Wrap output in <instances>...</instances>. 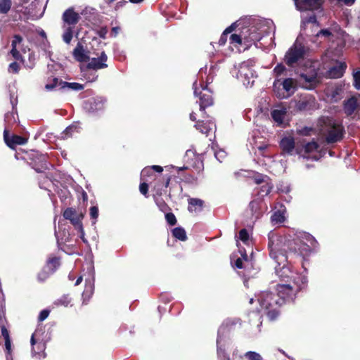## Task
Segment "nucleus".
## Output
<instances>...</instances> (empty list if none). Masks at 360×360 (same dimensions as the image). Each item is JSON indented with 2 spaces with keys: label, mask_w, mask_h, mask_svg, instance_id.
<instances>
[{
  "label": "nucleus",
  "mask_w": 360,
  "mask_h": 360,
  "mask_svg": "<svg viewBox=\"0 0 360 360\" xmlns=\"http://www.w3.org/2000/svg\"><path fill=\"white\" fill-rule=\"evenodd\" d=\"M280 147L283 152L291 154L295 148V140L292 137H284L280 142Z\"/></svg>",
  "instance_id": "b1692460"
},
{
  "label": "nucleus",
  "mask_w": 360,
  "mask_h": 360,
  "mask_svg": "<svg viewBox=\"0 0 360 360\" xmlns=\"http://www.w3.org/2000/svg\"><path fill=\"white\" fill-rule=\"evenodd\" d=\"M49 314V310H47V309L42 310L39 315V318H38L39 321H44L48 317Z\"/></svg>",
  "instance_id": "864d4df0"
},
{
  "label": "nucleus",
  "mask_w": 360,
  "mask_h": 360,
  "mask_svg": "<svg viewBox=\"0 0 360 360\" xmlns=\"http://www.w3.org/2000/svg\"><path fill=\"white\" fill-rule=\"evenodd\" d=\"M80 19L79 13L75 12L72 8H69V42L73 37V31L70 25L77 24Z\"/></svg>",
  "instance_id": "a878e982"
},
{
  "label": "nucleus",
  "mask_w": 360,
  "mask_h": 360,
  "mask_svg": "<svg viewBox=\"0 0 360 360\" xmlns=\"http://www.w3.org/2000/svg\"><path fill=\"white\" fill-rule=\"evenodd\" d=\"M60 266V260L58 257L50 258L45 266V269H48L49 272L45 274L44 272H41L39 274L38 278L41 281L45 280L49 274L53 273L55 269Z\"/></svg>",
  "instance_id": "a211bd4d"
},
{
  "label": "nucleus",
  "mask_w": 360,
  "mask_h": 360,
  "mask_svg": "<svg viewBox=\"0 0 360 360\" xmlns=\"http://www.w3.org/2000/svg\"><path fill=\"white\" fill-rule=\"evenodd\" d=\"M90 217L91 219L96 220L98 217V208L97 206H92L90 207ZM96 221H93L95 224Z\"/></svg>",
  "instance_id": "49530a36"
},
{
  "label": "nucleus",
  "mask_w": 360,
  "mask_h": 360,
  "mask_svg": "<svg viewBox=\"0 0 360 360\" xmlns=\"http://www.w3.org/2000/svg\"><path fill=\"white\" fill-rule=\"evenodd\" d=\"M319 148V144L317 141L313 140L304 144V152L306 154L311 153L314 151L317 150Z\"/></svg>",
  "instance_id": "473e14b6"
},
{
  "label": "nucleus",
  "mask_w": 360,
  "mask_h": 360,
  "mask_svg": "<svg viewBox=\"0 0 360 360\" xmlns=\"http://www.w3.org/2000/svg\"><path fill=\"white\" fill-rule=\"evenodd\" d=\"M66 303H67V298L65 296H63V297H61L60 299H58L57 300L56 302H55V304L56 305H64V306H66Z\"/></svg>",
  "instance_id": "0e129e2a"
},
{
  "label": "nucleus",
  "mask_w": 360,
  "mask_h": 360,
  "mask_svg": "<svg viewBox=\"0 0 360 360\" xmlns=\"http://www.w3.org/2000/svg\"><path fill=\"white\" fill-rule=\"evenodd\" d=\"M304 46L295 43L285 53L284 60L288 66L293 67L298 61L304 59Z\"/></svg>",
  "instance_id": "423d86ee"
},
{
  "label": "nucleus",
  "mask_w": 360,
  "mask_h": 360,
  "mask_svg": "<svg viewBox=\"0 0 360 360\" xmlns=\"http://www.w3.org/2000/svg\"><path fill=\"white\" fill-rule=\"evenodd\" d=\"M296 108L300 111H309L316 109L318 103L314 96H308L298 101Z\"/></svg>",
  "instance_id": "ddd939ff"
},
{
  "label": "nucleus",
  "mask_w": 360,
  "mask_h": 360,
  "mask_svg": "<svg viewBox=\"0 0 360 360\" xmlns=\"http://www.w3.org/2000/svg\"><path fill=\"white\" fill-rule=\"evenodd\" d=\"M67 85L68 83L66 82H62L61 80H59L58 78H54L53 79V83L46 84L45 88L47 90H61L65 88Z\"/></svg>",
  "instance_id": "c85d7f7f"
},
{
  "label": "nucleus",
  "mask_w": 360,
  "mask_h": 360,
  "mask_svg": "<svg viewBox=\"0 0 360 360\" xmlns=\"http://www.w3.org/2000/svg\"><path fill=\"white\" fill-rule=\"evenodd\" d=\"M5 347L8 354L10 355L11 352V342L10 339L5 340Z\"/></svg>",
  "instance_id": "338daca9"
},
{
  "label": "nucleus",
  "mask_w": 360,
  "mask_h": 360,
  "mask_svg": "<svg viewBox=\"0 0 360 360\" xmlns=\"http://www.w3.org/2000/svg\"><path fill=\"white\" fill-rule=\"evenodd\" d=\"M242 259L243 262L245 264V269L248 267V265H252V262L248 259V256L245 252L243 253L242 255Z\"/></svg>",
  "instance_id": "680f3d73"
},
{
  "label": "nucleus",
  "mask_w": 360,
  "mask_h": 360,
  "mask_svg": "<svg viewBox=\"0 0 360 360\" xmlns=\"http://www.w3.org/2000/svg\"><path fill=\"white\" fill-rule=\"evenodd\" d=\"M299 11H313L318 9L322 4V0H293Z\"/></svg>",
  "instance_id": "4468645a"
},
{
  "label": "nucleus",
  "mask_w": 360,
  "mask_h": 360,
  "mask_svg": "<svg viewBox=\"0 0 360 360\" xmlns=\"http://www.w3.org/2000/svg\"><path fill=\"white\" fill-rule=\"evenodd\" d=\"M230 43L235 47L238 48L243 44L242 30H240L238 34H232L229 37Z\"/></svg>",
  "instance_id": "7c9ffc66"
},
{
  "label": "nucleus",
  "mask_w": 360,
  "mask_h": 360,
  "mask_svg": "<svg viewBox=\"0 0 360 360\" xmlns=\"http://www.w3.org/2000/svg\"><path fill=\"white\" fill-rule=\"evenodd\" d=\"M4 139L8 146L15 148L18 145H23L27 142V139L18 135H12L9 136L8 131L5 129L4 131Z\"/></svg>",
  "instance_id": "dca6fc26"
},
{
  "label": "nucleus",
  "mask_w": 360,
  "mask_h": 360,
  "mask_svg": "<svg viewBox=\"0 0 360 360\" xmlns=\"http://www.w3.org/2000/svg\"><path fill=\"white\" fill-rule=\"evenodd\" d=\"M108 30L106 27H102L100 30V31L98 32V34L101 38L105 39L106 37V34H108Z\"/></svg>",
  "instance_id": "69168bd1"
},
{
  "label": "nucleus",
  "mask_w": 360,
  "mask_h": 360,
  "mask_svg": "<svg viewBox=\"0 0 360 360\" xmlns=\"http://www.w3.org/2000/svg\"><path fill=\"white\" fill-rule=\"evenodd\" d=\"M243 34V44L246 47H250L261 39V36L254 27H245L241 29Z\"/></svg>",
  "instance_id": "9b49d317"
},
{
  "label": "nucleus",
  "mask_w": 360,
  "mask_h": 360,
  "mask_svg": "<svg viewBox=\"0 0 360 360\" xmlns=\"http://www.w3.org/2000/svg\"><path fill=\"white\" fill-rule=\"evenodd\" d=\"M265 179H269V178L266 176V175H264L262 174H259L257 173L254 177H253V179H254V181L257 184H260L262 183H265L266 182V180Z\"/></svg>",
  "instance_id": "37998d69"
},
{
  "label": "nucleus",
  "mask_w": 360,
  "mask_h": 360,
  "mask_svg": "<svg viewBox=\"0 0 360 360\" xmlns=\"http://www.w3.org/2000/svg\"><path fill=\"white\" fill-rule=\"evenodd\" d=\"M11 0H0V13H7L11 7Z\"/></svg>",
  "instance_id": "c9c22d12"
},
{
  "label": "nucleus",
  "mask_w": 360,
  "mask_h": 360,
  "mask_svg": "<svg viewBox=\"0 0 360 360\" xmlns=\"http://www.w3.org/2000/svg\"><path fill=\"white\" fill-rule=\"evenodd\" d=\"M83 108L88 112H95L103 109V103L100 99L89 98L84 101Z\"/></svg>",
  "instance_id": "2eb2a0df"
},
{
  "label": "nucleus",
  "mask_w": 360,
  "mask_h": 360,
  "mask_svg": "<svg viewBox=\"0 0 360 360\" xmlns=\"http://www.w3.org/2000/svg\"><path fill=\"white\" fill-rule=\"evenodd\" d=\"M268 238L269 256L277 264L275 269L281 281L290 278L289 274H292L289 268L286 267V264L292 263L293 259L302 260L304 256L318 244L316 239L309 233L304 235V239L309 245L300 238L290 239L273 232L269 233Z\"/></svg>",
  "instance_id": "f257e3e1"
},
{
  "label": "nucleus",
  "mask_w": 360,
  "mask_h": 360,
  "mask_svg": "<svg viewBox=\"0 0 360 360\" xmlns=\"http://www.w3.org/2000/svg\"><path fill=\"white\" fill-rule=\"evenodd\" d=\"M155 202L157 206L159 207L160 210L162 212H166L170 210V207L162 198H155Z\"/></svg>",
  "instance_id": "e433bc0d"
},
{
  "label": "nucleus",
  "mask_w": 360,
  "mask_h": 360,
  "mask_svg": "<svg viewBox=\"0 0 360 360\" xmlns=\"http://www.w3.org/2000/svg\"><path fill=\"white\" fill-rule=\"evenodd\" d=\"M273 188V185L271 183L265 182V184L262 185L259 191H258V193L261 195L262 196H265L269 194Z\"/></svg>",
  "instance_id": "f704fd0d"
},
{
  "label": "nucleus",
  "mask_w": 360,
  "mask_h": 360,
  "mask_svg": "<svg viewBox=\"0 0 360 360\" xmlns=\"http://www.w3.org/2000/svg\"><path fill=\"white\" fill-rule=\"evenodd\" d=\"M19 70V65L16 62H13L9 65L8 71L17 73Z\"/></svg>",
  "instance_id": "603ef678"
},
{
  "label": "nucleus",
  "mask_w": 360,
  "mask_h": 360,
  "mask_svg": "<svg viewBox=\"0 0 360 360\" xmlns=\"http://www.w3.org/2000/svg\"><path fill=\"white\" fill-rule=\"evenodd\" d=\"M285 71L286 68L282 63H278L274 69V72L276 77L281 76Z\"/></svg>",
  "instance_id": "79ce46f5"
},
{
  "label": "nucleus",
  "mask_w": 360,
  "mask_h": 360,
  "mask_svg": "<svg viewBox=\"0 0 360 360\" xmlns=\"http://www.w3.org/2000/svg\"><path fill=\"white\" fill-rule=\"evenodd\" d=\"M272 119L278 124H282L285 115V112L281 110H274L271 112Z\"/></svg>",
  "instance_id": "72a5a7b5"
},
{
  "label": "nucleus",
  "mask_w": 360,
  "mask_h": 360,
  "mask_svg": "<svg viewBox=\"0 0 360 360\" xmlns=\"http://www.w3.org/2000/svg\"><path fill=\"white\" fill-rule=\"evenodd\" d=\"M165 219L167 222L171 226H174L177 222L176 218L172 212L166 213Z\"/></svg>",
  "instance_id": "a19ab883"
},
{
  "label": "nucleus",
  "mask_w": 360,
  "mask_h": 360,
  "mask_svg": "<svg viewBox=\"0 0 360 360\" xmlns=\"http://www.w3.org/2000/svg\"><path fill=\"white\" fill-rule=\"evenodd\" d=\"M323 131L326 134V141L334 143L340 141L344 136L343 126L333 117H326L322 120Z\"/></svg>",
  "instance_id": "20e7f679"
},
{
  "label": "nucleus",
  "mask_w": 360,
  "mask_h": 360,
  "mask_svg": "<svg viewBox=\"0 0 360 360\" xmlns=\"http://www.w3.org/2000/svg\"><path fill=\"white\" fill-rule=\"evenodd\" d=\"M1 328V334L3 335V337L4 338L5 340H8V339H10L9 338V334H8V330L6 328V327L4 326V323H2L1 326H0Z\"/></svg>",
  "instance_id": "bf43d9fd"
},
{
  "label": "nucleus",
  "mask_w": 360,
  "mask_h": 360,
  "mask_svg": "<svg viewBox=\"0 0 360 360\" xmlns=\"http://www.w3.org/2000/svg\"><path fill=\"white\" fill-rule=\"evenodd\" d=\"M120 27H118V26H116V27H113L111 30V32H110V36L111 37H116L117 35L119 34L120 31Z\"/></svg>",
  "instance_id": "e2e57ef3"
},
{
  "label": "nucleus",
  "mask_w": 360,
  "mask_h": 360,
  "mask_svg": "<svg viewBox=\"0 0 360 360\" xmlns=\"http://www.w3.org/2000/svg\"><path fill=\"white\" fill-rule=\"evenodd\" d=\"M195 127L200 133L208 136L212 129L216 127V125L211 120L206 122L204 120H198L195 124Z\"/></svg>",
  "instance_id": "aec40b11"
},
{
  "label": "nucleus",
  "mask_w": 360,
  "mask_h": 360,
  "mask_svg": "<svg viewBox=\"0 0 360 360\" xmlns=\"http://www.w3.org/2000/svg\"><path fill=\"white\" fill-rule=\"evenodd\" d=\"M68 219V210H64L63 219H60L58 223V229H56L55 234L57 240V243L60 249L65 252L66 241L68 237L66 236V225Z\"/></svg>",
  "instance_id": "1a4fd4ad"
},
{
  "label": "nucleus",
  "mask_w": 360,
  "mask_h": 360,
  "mask_svg": "<svg viewBox=\"0 0 360 360\" xmlns=\"http://www.w3.org/2000/svg\"><path fill=\"white\" fill-rule=\"evenodd\" d=\"M358 107L357 98L354 96L344 101V111L348 116L352 115Z\"/></svg>",
  "instance_id": "393cba45"
},
{
  "label": "nucleus",
  "mask_w": 360,
  "mask_h": 360,
  "mask_svg": "<svg viewBox=\"0 0 360 360\" xmlns=\"http://www.w3.org/2000/svg\"><path fill=\"white\" fill-rule=\"evenodd\" d=\"M244 356L248 360H263L259 353L252 351L247 352Z\"/></svg>",
  "instance_id": "4c0bfd02"
},
{
  "label": "nucleus",
  "mask_w": 360,
  "mask_h": 360,
  "mask_svg": "<svg viewBox=\"0 0 360 360\" xmlns=\"http://www.w3.org/2000/svg\"><path fill=\"white\" fill-rule=\"evenodd\" d=\"M36 336L37 333H33L30 340L32 347V355L39 359H44L46 357V354L44 352L46 348L45 343L41 341L37 340Z\"/></svg>",
  "instance_id": "f8f14e48"
},
{
  "label": "nucleus",
  "mask_w": 360,
  "mask_h": 360,
  "mask_svg": "<svg viewBox=\"0 0 360 360\" xmlns=\"http://www.w3.org/2000/svg\"><path fill=\"white\" fill-rule=\"evenodd\" d=\"M172 236L175 238H176L181 241H186L187 240V236H186V231L182 227L179 226V227L174 228L172 231Z\"/></svg>",
  "instance_id": "2f4dec72"
},
{
  "label": "nucleus",
  "mask_w": 360,
  "mask_h": 360,
  "mask_svg": "<svg viewBox=\"0 0 360 360\" xmlns=\"http://www.w3.org/2000/svg\"><path fill=\"white\" fill-rule=\"evenodd\" d=\"M32 168L37 172H42L48 168L46 157L44 155H39L36 160L31 163Z\"/></svg>",
  "instance_id": "412c9836"
},
{
  "label": "nucleus",
  "mask_w": 360,
  "mask_h": 360,
  "mask_svg": "<svg viewBox=\"0 0 360 360\" xmlns=\"http://www.w3.org/2000/svg\"><path fill=\"white\" fill-rule=\"evenodd\" d=\"M283 86V89L288 93L289 95L293 94L296 89L297 82L295 79L292 78H286L281 83Z\"/></svg>",
  "instance_id": "bb28decb"
},
{
  "label": "nucleus",
  "mask_w": 360,
  "mask_h": 360,
  "mask_svg": "<svg viewBox=\"0 0 360 360\" xmlns=\"http://www.w3.org/2000/svg\"><path fill=\"white\" fill-rule=\"evenodd\" d=\"M203 162L202 160H197L195 162L193 169H191L190 172L184 174L181 179L186 184H197L199 179L203 177Z\"/></svg>",
  "instance_id": "0eeeda50"
},
{
  "label": "nucleus",
  "mask_w": 360,
  "mask_h": 360,
  "mask_svg": "<svg viewBox=\"0 0 360 360\" xmlns=\"http://www.w3.org/2000/svg\"><path fill=\"white\" fill-rule=\"evenodd\" d=\"M263 201L260 198L252 200L249 203V208L251 211V214L255 219H259L262 215V210L261 205Z\"/></svg>",
  "instance_id": "4be33fe9"
},
{
  "label": "nucleus",
  "mask_w": 360,
  "mask_h": 360,
  "mask_svg": "<svg viewBox=\"0 0 360 360\" xmlns=\"http://www.w3.org/2000/svg\"><path fill=\"white\" fill-rule=\"evenodd\" d=\"M228 34H226L224 31L221 34L219 40V44L220 46H223L226 44L227 41Z\"/></svg>",
  "instance_id": "13d9d810"
},
{
  "label": "nucleus",
  "mask_w": 360,
  "mask_h": 360,
  "mask_svg": "<svg viewBox=\"0 0 360 360\" xmlns=\"http://www.w3.org/2000/svg\"><path fill=\"white\" fill-rule=\"evenodd\" d=\"M354 82L353 85L357 90H360V70L353 73Z\"/></svg>",
  "instance_id": "58836bf2"
},
{
  "label": "nucleus",
  "mask_w": 360,
  "mask_h": 360,
  "mask_svg": "<svg viewBox=\"0 0 360 360\" xmlns=\"http://www.w3.org/2000/svg\"><path fill=\"white\" fill-rule=\"evenodd\" d=\"M312 131V129L310 127H304L302 129L299 130L298 134L302 136H309L310 132Z\"/></svg>",
  "instance_id": "4d7b16f0"
},
{
  "label": "nucleus",
  "mask_w": 360,
  "mask_h": 360,
  "mask_svg": "<svg viewBox=\"0 0 360 360\" xmlns=\"http://www.w3.org/2000/svg\"><path fill=\"white\" fill-rule=\"evenodd\" d=\"M324 36L326 37H328L330 36H332V32L329 30H327V29H323V30H321L318 34V36Z\"/></svg>",
  "instance_id": "052dcab7"
},
{
  "label": "nucleus",
  "mask_w": 360,
  "mask_h": 360,
  "mask_svg": "<svg viewBox=\"0 0 360 360\" xmlns=\"http://www.w3.org/2000/svg\"><path fill=\"white\" fill-rule=\"evenodd\" d=\"M245 270V274H244V276L250 278V277H252L253 275L255 274V272H252V271H255V269L253 268L252 266V265H248V267H247L246 269H244Z\"/></svg>",
  "instance_id": "8fccbe9b"
},
{
  "label": "nucleus",
  "mask_w": 360,
  "mask_h": 360,
  "mask_svg": "<svg viewBox=\"0 0 360 360\" xmlns=\"http://www.w3.org/2000/svg\"><path fill=\"white\" fill-rule=\"evenodd\" d=\"M317 20L315 14H311V15L306 17L304 20V22L307 24H315Z\"/></svg>",
  "instance_id": "3c124183"
},
{
  "label": "nucleus",
  "mask_w": 360,
  "mask_h": 360,
  "mask_svg": "<svg viewBox=\"0 0 360 360\" xmlns=\"http://www.w3.org/2000/svg\"><path fill=\"white\" fill-rule=\"evenodd\" d=\"M347 65L345 62H339L336 65L330 68L327 72V76L329 78H340L345 73Z\"/></svg>",
  "instance_id": "f3484780"
},
{
  "label": "nucleus",
  "mask_w": 360,
  "mask_h": 360,
  "mask_svg": "<svg viewBox=\"0 0 360 360\" xmlns=\"http://www.w3.org/2000/svg\"><path fill=\"white\" fill-rule=\"evenodd\" d=\"M217 355L220 360H230L229 354L221 347L217 348Z\"/></svg>",
  "instance_id": "ea45409f"
},
{
  "label": "nucleus",
  "mask_w": 360,
  "mask_h": 360,
  "mask_svg": "<svg viewBox=\"0 0 360 360\" xmlns=\"http://www.w3.org/2000/svg\"><path fill=\"white\" fill-rule=\"evenodd\" d=\"M197 85V82H195L193 83L194 95L199 98L200 110L204 115L202 117H208L205 109L214 104L212 93L207 86L205 87L202 86L201 89H200Z\"/></svg>",
  "instance_id": "39448f33"
},
{
  "label": "nucleus",
  "mask_w": 360,
  "mask_h": 360,
  "mask_svg": "<svg viewBox=\"0 0 360 360\" xmlns=\"http://www.w3.org/2000/svg\"><path fill=\"white\" fill-rule=\"evenodd\" d=\"M234 266L238 269H245V264L241 258H237L234 262Z\"/></svg>",
  "instance_id": "5fc2aeb1"
},
{
  "label": "nucleus",
  "mask_w": 360,
  "mask_h": 360,
  "mask_svg": "<svg viewBox=\"0 0 360 360\" xmlns=\"http://www.w3.org/2000/svg\"><path fill=\"white\" fill-rule=\"evenodd\" d=\"M139 191L146 198L148 197V184L147 183H141L139 185Z\"/></svg>",
  "instance_id": "c03bdc74"
},
{
  "label": "nucleus",
  "mask_w": 360,
  "mask_h": 360,
  "mask_svg": "<svg viewBox=\"0 0 360 360\" xmlns=\"http://www.w3.org/2000/svg\"><path fill=\"white\" fill-rule=\"evenodd\" d=\"M153 174V170L151 169L150 167H145L142 172H141V176H150Z\"/></svg>",
  "instance_id": "6e6d98bb"
},
{
  "label": "nucleus",
  "mask_w": 360,
  "mask_h": 360,
  "mask_svg": "<svg viewBox=\"0 0 360 360\" xmlns=\"http://www.w3.org/2000/svg\"><path fill=\"white\" fill-rule=\"evenodd\" d=\"M94 54L95 56L92 57L91 59L89 58V60H88L89 63L85 67L81 66L80 68L82 71H84L85 70H98L108 68V64L106 63L108 56L104 51H102L100 53H94Z\"/></svg>",
  "instance_id": "6e6552de"
},
{
  "label": "nucleus",
  "mask_w": 360,
  "mask_h": 360,
  "mask_svg": "<svg viewBox=\"0 0 360 360\" xmlns=\"http://www.w3.org/2000/svg\"><path fill=\"white\" fill-rule=\"evenodd\" d=\"M84 217V213L82 211L77 212L75 209L69 207V221L74 226L77 231L79 237L85 242L84 231L82 224V219Z\"/></svg>",
  "instance_id": "9d476101"
},
{
  "label": "nucleus",
  "mask_w": 360,
  "mask_h": 360,
  "mask_svg": "<svg viewBox=\"0 0 360 360\" xmlns=\"http://www.w3.org/2000/svg\"><path fill=\"white\" fill-rule=\"evenodd\" d=\"M287 284H278L276 295L279 297L280 304L282 306L286 302L293 301L297 292L304 289L307 284V278L304 276L297 275L293 280Z\"/></svg>",
  "instance_id": "f03ea898"
},
{
  "label": "nucleus",
  "mask_w": 360,
  "mask_h": 360,
  "mask_svg": "<svg viewBox=\"0 0 360 360\" xmlns=\"http://www.w3.org/2000/svg\"><path fill=\"white\" fill-rule=\"evenodd\" d=\"M204 201L199 198H191L188 199V210L189 212L196 211L197 208L200 211L202 210Z\"/></svg>",
  "instance_id": "cd10ccee"
},
{
  "label": "nucleus",
  "mask_w": 360,
  "mask_h": 360,
  "mask_svg": "<svg viewBox=\"0 0 360 360\" xmlns=\"http://www.w3.org/2000/svg\"><path fill=\"white\" fill-rule=\"evenodd\" d=\"M257 300L261 309L270 320H275L278 316L281 305L276 294L269 291L262 292Z\"/></svg>",
  "instance_id": "7ed1b4c3"
},
{
  "label": "nucleus",
  "mask_w": 360,
  "mask_h": 360,
  "mask_svg": "<svg viewBox=\"0 0 360 360\" xmlns=\"http://www.w3.org/2000/svg\"><path fill=\"white\" fill-rule=\"evenodd\" d=\"M81 129L79 122H74L69 125V135L74 131L79 132Z\"/></svg>",
  "instance_id": "09e8293b"
},
{
  "label": "nucleus",
  "mask_w": 360,
  "mask_h": 360,
  "mask_svg": "<svg viewBox=\"0 0 360 360\" xmlns=\"http://www.w3.org/2000/svg\"><path fill=\"white\" fill-rule=\"evenodd\" d=\"M317 75V72L314 70L311 73H302L300 76L306 82L309 84V87H307L308 89H314L320 83V80Z\"/></svg>",
  "instance_id": "5701e85b"
},
{
  "label": "nucleus",
  "mask_w": 360,
  "mask_h": 360,
  "mask_svg": "<svg viewBox=\"0 0 360 360\" xmlns=\"http://www.w3.org/2000/svg\"><path fill=\"white\" fill-rule=\"evenodd\" d=\"M84 86L83 84H81L77 82H69V89L75 91H80L84 89Z\"/></svg>",
  "instance_id": "de8ad7c7"
},
{
  "label": "nucleus",
  "mask_w": 360,
  "mask_h": 360,
  "mask_svg": "<svg viewBox=\"0 0 360 360\" xmlns=\"http://www.w3.org/2000/svg\"><path fill=\"white\" fill-rule=\"evenodd\" d=\"M22 39L20 35H15L13 37V39L12 41V49L11 51V53L12 54L13 58L15 59L20 58V55L17 48H18V45L20 44V43L22 42Z\"/></svg>",
  "instance_id": "c756f323"
},
{
  "label": "nucleus",
  "mask_w": 360,
  "mask_h": 360,
  "mask_svg": "<svg viewBox=\"0 0 360 360\" xmlns=\"http://www.w3.org/2000/svg\"><path fill=\"white\" fill-rule=\"evenodd\" d=\"M75 59L79 62H87L89 60L88 52H86L84 46L81 42H78L76 47L72 51Z\"/></svg>",
  "instance_id": "6ab92c4d"
},
{
  "label": "nucleus",
  "mask_w": 360,
  "mask_h": 360,
  "mask_svg": "<svg viewBox=\"0 0 360 360\" xmlns=\"http://www.w3.org/2000/svg\"><path fill=\"white\" fill-rule=\"evenodd\" d=\"M236 28V22H234L233 24H231L229 27H228L225 30L224 32L226 33V34H231L233 31H234Z\"/></svg>",
  "instance_id": "774afa93"
},
{
  "label": "nucleus",
  "mask_w": 360,
  "mask_h": 360,
  "mask_svg": "<svg viewBox=\"0 0 360 360\" xmlns=\"http://www.w3.org/2000/svg\"><path fill=\"white\" fill-rule=\"evenodd\" d=\"M239 238L243 243H246L249 240V233L245 229H242L239 231Z\"/></svg>",
  "instance_id": "a18cd8bd"
}]
</instances>
